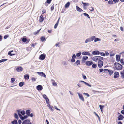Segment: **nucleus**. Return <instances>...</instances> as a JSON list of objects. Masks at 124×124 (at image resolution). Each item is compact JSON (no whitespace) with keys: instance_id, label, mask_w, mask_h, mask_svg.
Returning <instances> with one entry per match:
<instances>
[{"instance_id":"1","label":"nucleus","mask_w":124,"mask_h":124,"mask_svg":"<svg viewBox=\"0 0 124 124\" xmlns=\"http://www.w3.org/2000/svg\"><path fill=\"white\" fill-rule=\"evenodd\" d=\"M115 67L117 70H120L123 68V66L120 63L118 62H115L114 64Z\"/></svg>"},{"instance_id":"2","label":"nucleus","mask_w":124,"mask_h":124,"mask_svg":"<svg viewBox=\"0 0 124 124\" xmlns=\"http://www.w3.org/2000/svg\"><path fill=\"white\" fill-rule=\"evenodd\" d=\"M95 37L92 36L88 38H87L85 41V43H87L88 42H90L94 40Z\"/></svg>"},{"instance_id":"3","label":"nucleus","mask_w":124,"mask_h":124,"mask_svg":"<svg viewBox=\"0 0 124 124\" xmlns=\"http://www.w3.org/2000/svg\"><path fill=\"white\" fill-rule=\"evenodd\" d=\"M103 65V62L102 60H99L98 62V66L100 68L102 67Z\"/></svg>"},{"instance_id":"4","label":"nucleus","mask_w":124,"mask_h":124,"mask_svg":"<svg viewBox=\"0 0 124 124\" xmlns=\"http://www.w3.org/2000/svg\"><path fill=\"white\" fill-rule=\"evenodd\" d=\"M82 54L83 55H88L90 56H92V55L89 52L86 51L82 52Z\"/></svg>"},{"instance_id":"5","label":"nucleus","mask_w":124,"mask_h":124,"mask_svg":"<svg viewBox=\"0 0 124 124\" xmlns=\"http://www.w3.org/2000/svg\"><path fill=\"white\" fill-rule=\"evenodd\" d=\"M17 111L18 112V115L21 119L22 120H24V116H23L22 115H21L20 113V110H17Z\"/></svg>"},{"instance_id":"6","label":"nucleus","mask_w":124,"mask_h":124,"mask_svg":"<svg viewBox=\"0 0 124 124\" xmlns=\"http://www.w3.org/2000/svg\"><path fill=\"white\" fill-rule=\"evenodd\" d=\"M46 57V55L45 54H43L40 55L39 57V59L41 60H44Z\"/></svg>"},{"instance_id":"7","label":"nucleus","mask_w":124,"mask_h":124,"mask_svg":"<svg viewBox=\"0 0 124 124\" xmlns=\"http://www.w3.org/2000/svg\"><path fill=\"white\" fill-rule=\"evenodd\" d=\"M77 93L80 99L83 102L84 101V99L82 94H80L79 92H77Z\"/></svg>"},{"instance_id":"8","label":"nucleus","mask_w":124,"mask_h":124,"mask_svg":"<svg viewBox=\"0 0 124 124\" xmlns=\"http://www.w3.org/2000/svg\"><path fill=\"white\" fill-rule=\"evenodd\" d=\"M100 53V52L98 50L94 51L92 53V54L94 55H99Z\"/></svg>"},{"instance_id":"9","label":"nucleus","mask_w":124,"mask_h":124,"mask_svg":"<svg viewBox=\"0 0 124 124\" xmlns=\"http://www.w3.org/2000/svg\"><path fill=\"white\" fill-rule=\"evenodd\" d=\"M93 62L91 61H87L85 62V64L87 66H90L93 64Z\"/></svg>"},{"instance_id":"10","label":"nucleus","mask_w":124,"mask_h":124,"mask_svg":"<svg viewBox=\"0 0 124 124\" xmlns=\"http://www.w3.org/2000/svg\"><path fill=\"white\" fill-rule=\"evenodd\" d=\"M23 70V68L21 66H18L16 69V70L18 72H21Z\"/></svg>"},{"instance_id":"11","label":"nucleus","mask_w":124,"mask_h":124,"mask_svg":"<svg viewBox=\"0 0 124 124\" xmlns=\"http://www.w3.org/2000/svg\"><path fill=\"white\" fill-rule=\"evenodd\" d=\"M76 56L75 54H73L72 56V58L71 59V62L73 63L75 61V59L76 58Z\"/></svg>"},{"instance_id":"12","label":"nucleus","mask_w":124,"mask_h":124,"mask_svg":"<svg viewBox=\"0 0 124 124\" xmlns=\"http://www.w3.org/2000/svg\"><path fill=\"white\" fill-rule=\"evenodd\" d=\"M37 73L40 76L43 77L45 78H46V76L45 74L42 72H37Z\"/></svg>"},{"instance_id":"13","label":"nucleus","mask_w":124,"mask_h":124,"mask_svg":"<svg viewBox=\"0 0 124 124\" xmlns=\"http://www.w3.org/2000/svg\"><path fill=\"white\" fill-rule=\"evenodd\" d=\"M36 89L39 91H41L43 89L42 86L40 85H37L36 87Z\"/></svg>"},{"instance_id":"14","label":"nucleus","mask_w":124,"mask_h":124,"mask_svg":"<svg viewBox=\"0 0 124 124\" xmlns=\"http://www.w3.org/2000/svg\"><path fill=\"white\" fill-rule=\"evenodd\" d=\"M119 76V73L118 72L116 71L114 74V78H118Z\"/></svg>"},{"instance_id":"15","label":"nucleus","mask_w":124,"mask_h":124,"mask_svg":"<svg viewBox=\"0 0 124 124\" xmlns=\"http://www.w3.org/2000/svg\"><path fill=\"white\" fill-rule=\"evenodd\" d=\"M124 118V116L121 114L118 116V119L119 120H121Z\"/></svg>"},{"instance_id":"16","label":"nucleus","mask_w":124,"mask_h":124,"mask_svg":"<svg viewBox=\"0 0 124 124\" xmlns=\"http://www.w3.org/2000/svg\"><path fill=\"white\" fill-rule=\"evenodd\" d=\"M30 121L29 119H26L22 122V124H29Z\"/></svg>"},{"instance_id":"17","label":"nucleus","mask_w":124,"mask_h":124,"mask_svg":"<svg viewBox=\"0 0 124 124\" xmlns=\"http://www.w3.org/2000/svg\"><path fill=\"white\" fill-rule=\"evenodd\" d=\"M88 57L87 56H84L82 57V62L84 63L85 62V61L88 59Z\"/></svg>"},{"instance_id":"18","label":"nucleus","mask_w":124,"mask_h":124,"mask_svg":"<svg viewBox=\"0 0 124 124\" xmlns=\"http://www.w3.org/2000/svg\"><path fill=\"white\" fill-rule=\"evenodd\" d=\"M76 9L77 11L79 12H81L83 11V10L78 6H76Z\"/></svg>"},{"instance_id":"19","label":"nucleus","mask_w":124,"mask_h":124,"mask_svg":"<svg viewBox=\"0 0 124 124\" xmlns=\"http://www.w3.org/2000/svg\"><path fill=\"white\" fill-rule=\"evenodd\" d=\"M82 3L83 5L84 8L85 9H87V8H85V7L87 6H88L89 5V4L88 3H84L83 1L82 2Z\"/></svg>"},{"instance_id":"20","label":"nucleus","mask_w":124,"mask_h":124,"mask_svg":"<svg viewBox=\"0 0 124 124\" xmlns=\"http://www.w3.org/2000/svg\"><path fill=\"white\" fill-rule=\"evenodd\" d=\"M23 42L25 43L27 41V39L26 38V36H24L21 39Z\"/></svg>"},{"instance_id":"21","label":"nucleus","mask_w":124,"mask_h":124,"mask_svg":"<svg viewBox=\"0 0 124 124\" xmlns=\"http://www.w3.org/2000/svg\"><path fill=\"white\" fill-rule=\"evenodd\" d=\"M13 50L10 51L8 52V54L10 56H13L14 55H15L16 54L15 53H11L13 52Z\"/></svg>"},{"instance_id":"22","label":"nucleus","mask_w":124,"mask_h":124,"mask_svg":"<svg viewBox=\"0 0 124 124\" xmlns=\"http://www.w3.org/2000/svg\"><path fill=\"white\" fill-rule=\"evenodd\" d=\"M116 61L117 62H119L120 59V56L119 55H116Z\"/></svg>"},{"instance_id":"23","label":"nucleus","mask_w":124,"mask_h":124,"mask_svg":"<svg viewBox=\"0 0 124 124\" xmlns=\"http://www.w3.org/2000/svg\"><path fill=\"white\" fill-rule=\"evenodd\" d=\"M44 20V18L43 17L42 15H41L40 16V19L39 20L40 23L42 22Z\"/></svg>"},{"instance_id":"24","label":"nucleus","mask_w":124,"mask_h":124,"mask_svg":"<svg viewBox=\"0 0 124 124\" xmlns=\"http://www.w3.org/2000/svg\"><path fill=\"white\" fill-rule=\"evenodd\" d=\"M92 59L93 61L95 62H97V61H99L98 56L94 57L92 58Z\"/></svg>"},{"instance_id":"25","label":"nucleus","mask_w":124,"mask_h":124,"mask_svg":"<svg viewBox=\"0 0 124 124\" xmlns=\"http://www.w3.org/2000/svg\"><path fill=\"white\" fill-rule=\"evenodd\" d=\"M80 60H77L74 64V65H75V64H76L77 66H78L80 65Z\"/></svg>"},{"instance_id":"26","label":"nucleus","mask_w":124,"mask_h":124,"mask_svg":"<svg viewBox=\"0 0 124 124\" xmlns=\"http://www.w3.org/2000/svg\"><path fill=\"white\" fill-rule=\"evenodd\" d=\"M104 107L105 106L104 105H99V107L101 110L102 113L103 112V109Z\"/></svg>"},{"instance_id":"27","label":"nucleus","mask_w":124,"mask_h":124,"mask_svg":"<svg viewBox=\"0 0 124 124\" xmlns=\"http://www.w3.org/2000/svg\"><path fill=\"white\" fill-rule=\"evenodd\" d=\"M11 123L12 124H18V123L17 120L14 119V120L11 121Z\"/></svg>"},{"instance_id":"28","label":"nucleus","mask_w":124,"mask_h":124,"mask_svg":"<svg viewBox=\"0 0 124 124\" xmlns=\"http://www.w3.org/2000/svg\"><path fill=\"white\" fill-rule=\"evenodd\" d=\"M60 19V18H59L58 19V20L57 21L56 23L54 25V28L55 29H56L57 28V26L59 24V20Z\"/></svg>"},{"instance_id":"29","label":"nucleus","mask_w":124,"mask_h":124,"mask_svg":"<svg viewBox=\"0 0 124 124\" xmlns=\"http://www.w3.org/2000/svg\"><path fill=\"white\" fill-rule=\"evenodd\" d=\"M60 19V18H59L58 19V20L57 21L56 23L54 25V28L55 29H56L57 28V26L59 24V20Z\"/></svg>"},{"instance_id":"30","label":"nucleus","mask_w":124,"mask_h":124,"mask_svg":"<svg viewBox=\"0 0 124 124\" xmlns=\"http://www.w3.org/2000/svg\"><path fill=\"white\" fill-rule=\"evenodd\" d=\"M60 19V18H59L58 19V20L57 21L56 23L54 25V28L55 29H56L57 28V26L59 24V20Z\"/></svg>"},{"instance_id":"31","label":"nucleus","mask_w":124,"mask_h":124,"mask_svg":"<svg viewBox=\"0 0 124 124\" xmlns=\"http://www.w3.org/2000/svg\"><path fill=\"white\" fill-rule=\"evenodd\" d=\"M93 36L95 37V38L94 39V42H97L98 41H100L101 40V39L98 38H96V37L95 36Z\"/></svg>"},{"instance_id":"32","label":"nucleus","mask_w":124,"mask_h":124,"mask_svg":"<svg viewBox=\"0 0 124 124\" xmlns=\"http://www.w3.org/2000/svg\"><path fill=\"white\" fill-rule=\"evenodd\" d=\"M120 74L121 75V77L123 79L124 78V70L123 71H121L120 72Z\"/></svg>"},{"instance_id":"33","label":"nucleus","mask_w":124,"mask_h":124,"mask_svg":"<svg viewBox=\"0 0 124 124\" xmlns=\"http://www.w3.org/2000/svg\"><path fill=\"white\" fill-rule=\"evenodd\" d=\"M70 4V2H68L65 5V7L66 8H68Z\"/></svg>"},{"instance_id":"34","label":"nucleus","mask_w":124,"mask_h":124,"mask_svg":"<svg viewBox=\"0 0 124 124\" xmlns=\"http://www.w3.org/2000/svg\"><path fill=\"white\" fill-rule=\"evenodd\" d=\"M24 78L25 79L28 80L29 78V75L28 74H26L24 75Z\"/></svg>"},{"instance_id":"35","label":"nucleus","mask_w":124,"mask_h":124,"mask_svg":"<svg viewBox=\"0 0 124 124\" xmlns=\"http://www.w3.org/2000/svg\"><path fill=\"white\" fill-rule=\"evenodd\" d=\"M24 84V83L23 82H21L19 83V85L20 87H22L23 86Z\"/></svg>"},{"instance_id":"36","label":"nucleus","mask_w":124,"mask_h":124,"mask_svg":"<svg viewBox=\"0 0 124 124\" xmlns=\"http://www.w3.org/2000/svg\"><path fill=\"white\" fill-rule=\"evenodd\" d=\"M40 40L42 41H45L46 39L45 37L44 36H42L40 38Z\"/></svg>"},{"instance_id":"37","label":"nucleus","mask_w":124,"mask_h":124,"mask_svg":"<svg viewBox=\"0 0 124 124\" xmlns=\"http://www.w3.org/2000/svg\"><path fill=\"white\" fill-rule=\"evenodd\" d=\"M108 72L110 75H112L114 72L113 71L110 69H109Z\"/></svg>"},{"instance_id":"38","label":"nucleus","mask_w":124,"mask_h":124,"mask_svg":"<svg viewBox=\"0 0 124 124\" xmlns=\"http://www.w3.org/2000/svg\"><path fill=\"white\" fill-rule=\"evenodd\" d=\"M14 117L17 120H18L19 119V117L17 114L16 113L14 114Z\"/></svg>"},{"instance_id":"39","label":"nucleus","mask_w":124,"mask_h":124,"mask_svg":"<svg viewBox=\"0 0 124 124\" xmlns=\"http://www.w3.org/2000/svg\"><path fill=\"white\" fill-rule=\"evenodd\" d=\"M31 111L30 110L28 109L25 112V114L28 116L30 114V113Z\"/></svg>"},{"instance_id":"40","label":"nucleus","mask_w":124,"mask_h":124,"mask_svg":"<svg viewBox=\"0 0 124 124\" xmlns=\"http://www.w3.org/2000/svg\"><path fill=\"white\" fill-rule=\"evenodd\" d=\"M92 67L93 68H96L97 67V64L95 63H93L92 64Z\"/></svg>"},{"instance_id":"41","label":"nucleus","mask_w":124,"mask_h":124,"mask_svg":"<svg viewBox=\"0 0 124 124\" xmlns=\"http://www.w3.org/2000/svg\"><path fill=\"white\" fill-rule=\"evenodd\" d=\"M83 14L85 16H86L89 19L90 18L89 15L87 13H83Z\"/></svg>"},{"instance_id":"42","label":"nucleus","mask_w":124,"mask_h":124,"mask_svg":"<svg viewBox=\"0 0 124 124\" xmlns=\"http://www.w3.org/2000/svg\"><path fill=\"white\" fill-rule=\"evenodd\" d=\"M20 114L22 115H24L25 114V112L24 110H22L21 111H20Z\"/></svg>"},{"instance_id":"43","label":"nucleus","mask_w":124,"mask_h":124,"mask_svg":"<svg viewBox=\"0 0 124 124\" xmlns=\"http://www.w3.org/2000/svg\"><path fill=\"white\" fill-rule=\"evenodd\" d=\"M108 4H113V2L112 0H110L108 2Z\"/></svg>"},{"instance_id":"44","label":"nucleus","mask_w":124,"mask_h":124,"mask_svg":"<svg viewBox=\"0 0 124 124\" xmlns=\"http://www.w3.org/2000/svg\"><path fill=\"white\" fill-rule=\"evenodd\" d=\"M81 53L80 52L76 54V56L77 57H78L81 55Z\"/></svg>"},{"instance_id":"45","label":"nucleus","mask_w":124,"mask_h":124,"mask_svg":"<svg viewBox=\"0 0 124 124\" xmlns=\"http://www.w3.org/2000/svg\"><path fill=\"white\" fill-rule=\"evenodd\" d=\"M41 28L39 30H38L36 32H35L34 33V35H36L37 34H38V33H39V31H40L41 30Z\"/></svg>"},{"instance_id":"46","label":"nucleus","mask_w":124,"mask_h":124,"mask_svg":"<svg viewBox=\"0 0 124 124\" xmlns=\"http://www.w3.org/2000/svg\"><path fill=\"white\" fill-rule=\"evenodd\" d=\"M46 101V103L47 104H49L50 103L49 100L48 98L45 99Z\"/></svg>"},{"instance_id":"47","label":"nucleus","mask_w":124,"mask_h":124,"mask_svg":"<svg viewBox=\"0 0 124 124\" xmlns=\"http://www.w3.org/2000/svg\"><path fill=\"white\" fill-rule=\"evenodd\" d=\"M100 54L101 55L103 56H105V53L104 52H100Z\"/></svg>"},{"instance_id":"48","label":"nucleus","mask_w":124,"mask_h":124,"mask_svg":"<svg viewBox=\"0 0 124 124\" xmlns=\"http://www.w3.org/2000/svg\"><path fill=\"white\" fill-rule=\"evenodd\" d=\"M82 76L83 77V79H86L87 78V77L86 76H85V75L84 74H82Z\"/></svg>"},{"instance_id":"49","label":"nucleus","mask_w":124,"mask_h":124,"mask_svg":"<svg viewBox=\"0 0 124 124\" xmlns=\"http://www.w3.org/2000/svg\"><path fill=\"white\" fill-rule=\"evenodd\" d=\"M98 57L99 60H103V57L100 56H98Z\"/></svg>"},{"instance_id":"50","label":"nucleus","mask_w":124,"mask_h":124,"mask_svg":"<svg viewBox=\"0 0 124 124\" xmlns=\"http://www.w3.org/2000/svg\"><path fill=\"white\" fill-rule=\"evenodd\" d=\"M15 81V79L14 78H11V82L12 83H13Z\"/></svg>"},{"instance_id":"51","label":"nucleus","mask_w":124,"mask_h":124,"mask_svg":"<svg viewBox=\"0 0 124 124\" xmlns=\"http://www.w3.org/2000/svg\"><path fill=\"white\" fill-rule=\"evenodd\" d=\"M54 4H53L51 7V11H53L54 9Z\"/></svg>"},{"instance_id":"52","label":"nucleus","mask_w":124,"mask_h":124,"mask_svg":"<svg viewBox=\"0 0 124 124\" xmlns=\"http://www.w3.org/2000/svg\"><path fill=\"white\" fill-rule=\"evenodd\" d=\"M52 111H53L54 110L53 109L54 108L53 106H51V107L49 108Z\"/></svg>"},{"instance_id":"53","label":"nucleus","mask_w":124,"mask_h":124,"mask_svg":"<svg viewBox=\"0 0 124 124\" xmlns=\"http://www.w3.org/2000/svg\"><path fill=\"white\" fill-rule=\"evenodd\" d=\"M36 78H34V77L32 78L31 80L33 82L35 81L36 80Z\"/></svg>"},{"instance_id":"54","label":"nucleus","mask_w":124,"mask_h":124,"mask_svg":"<svg viewBox=\"0 0 124 124\" xmlns=\"http://www.w3.org/2000/svg\"><path fill=\"white\" fill-rule=\"evenodd\" d=\"M94 113L95 115L97 117L98 119H100V118L99 116L95 112H94Z\"/></svg>"},{"instance_id":"55","label":"nucleus","mask_w":124,"mask_h":124,"mask_svg":"<svg viewBox=\"0 0 124 124\" xmlns=\"http://www.w3.org/2000/svg\"><path fill=\"white\" fill-rule=\"evenodd\" d=\"M43 98L45 99H46L48 98L46 95L45 94H44L43 96Z\"/></svg>"},{"instance_id":"56","label":"nucleus","mask_w":124,"mask_h":124,"mask_svg":"<svg viewBox=\"0 0 124 124\" xmlns=\"http://www.w3.org/2000/svg\"><path fill=\"white\" fill-rule=\"evenodd\" d=\"M9 37V35H5L4 37V39H6L7 38Z\"/></svg>"},{"instance_id":"57","label":"nucleus","mask_w":124,"mask_h":124,"mask_svg":"<svg viewBox=\"0 0 124 124\" xmlns=\"http://www.w3.org/2000/svg\"><path fill=\"white\" fill-rule=\"evenodd\" d=\"M99 70L100 72L101 73L104 71V69L102 68L100 69H99Z\"/></svg>"},{"instance_id":"58","label":"nucleus","mask_w":124,"mask_h":124,"mask_svg":"<svg viewBox=\"0 0 124 124\" xmlns=\"http://www.w3.org/2000/svg\"><path fill=\"white\" fill-rule=\"evenodd\" d=\"M52 0H47L46 2H47L48 4H49L51 2Z\"/></svg>"},{"instance_id":"59","label":"nucleus","mask_w":124,"mask_h":124,"mask_svg":"<svg viewBox=\"0 0 124 124\" xmlns=\"http://www.w3.org/2000/svg\"><path fill=\"white\" fill-rule=\"evenodd\" d=\"M108 70L106 69H104V71L105 73H107L108 71Z\"/></svg>"},{"instance_id":"60","label":"nucleus","mask_w":124,"mask_h":124,"mask_svg":"<svg viewBox=\"0 0 124 124\" xmlns=\"http://www.w3.org/2000/svg\"><path fill=\"white\" fill-rule=\"evenodd\" d=\"M28 116L31 117H32L33 116V114L32 113H30V114L28 115Z\"/></svg>"},{"instance_id":"61","label":"nucleus","mask_w":124,"mask_h":124,"mask_svg":"<svg viewBox=\"0 0 124 124\" xmlns=\"http://www.w3.org/2000/svg\"><path fill=\"white\" fill-rule=\"evenodd\" d=\"M52 83L53 85L54 86H56L57 85V84L55 81H54V82H53Z\"/></svg>"},{"instance_id":"62","label":"nucleus","mask_w":124,"mask_h":124,"mask_svg":"<svg viewBox=\"0 0 124 124\" xmlns=\"http://www.w3.org/2000/svg\"><path fill=\"white\" fill-rule=\"evenodd\" d=\"M83 94L85 95H86L87 96V97H89L90 96L89 94L88 93H83Z\"/></svg>"},{"instance_id":"63","label":"nucleus","mask_w":124,"mask_h":124,"mask_svg":"<svg viewBox=\"0 0 124 124\" xmlns=\"http://www.w3.org/2000/svg\"><path fill=\"white\" fill-rule=\"evenodd\" d=\"M1 60L2 62H5V61H7V59H2Z\"/></svg>"},{"instance_id":"64","label":"nucleus","mask_w":124,"mask_h":124,"mask_svg":"<svg viewBox=\"0 0 124 124\" xmlns=\"http://www.w3.org/2000/svg\"><path fill=\"white\" fill-rule=\"evenodd\" d=\"M113 1L115 3H116L119 2V0H113Z\"/></svg>"}]
</instances>
